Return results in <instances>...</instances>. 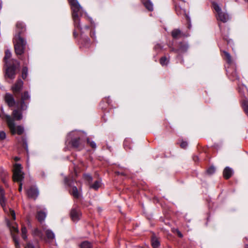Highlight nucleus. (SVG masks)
<instances>
[{
  "instance_id": "23",
  "label": "nucleus",
  "mask_w": 248,
  "mask_h": 248,
  "mask_svg": "<svg viewBox=\"0 0 248 248\" xmlns=\"http://www.w3.org/2000/svg\"><path fill=\"white\" fill-rule=\"evenodd\" d=\"M181 32L179 29H174L171 31V35L173 38H178L180 37Z\"/></svg>"
},
{
  "instance_id": "26",
  "label": "nucleus",
  "mask_w": 248,
  "mask_h": 248,
  "mask_svg": "<svg viewBox=\"0 0 248 248\" xmlns=\"http://www.w3.org/2000/svg\"><path fill=\"white\" fill-rule=\"evenodd\" d=\"M143 4L146 8L149 11H152L153 10V5L150 1L146 0L143 3Z\"/></svg>"
},
{
  "instance_id": "8",
  "label": "nucleus",
  "mask_w": 248,
  "mask_h": 248,
  "mask_svg": "<svg viewBox=\"0 0 248 248\" xmlns=\"http://www.w3.org/2000/svg\"><path fill=\"white\" fill-rule=\"evenodd\" d=\"M23 86V82L21 79H18L16 82L12 86L11 90L14 94L16 96V94L20 92Z\"/></svg>"
},
{
  "instance_id": "53",
  "label": "nucleus",
  "mask_w": 248,
  "mask_h": 248,
  "mask_svg": "<svg viewBox=\"0 0 248 248\" xmlns=\"http://www.w3.org/2000/svg\"><path fill=\"white\" fill-rule=\"evenodd\" d=\"M246 1H248V0H245Z\"/></svg>"
},
{
  "instance_id": "16",
  "label": "nucleus",
  "mask_w": 248,
  "mask_h": 248,
  "mask_svg": "<svg viewBox=\"0 0 248 248\" xmlns=\"http://www.w3.org/2000/svg\"><path fill=\"white\" fill-rule=\"evenodd\" d=\"M70 194L72 195L74 198L78 199L81 196L80 190H78L76 186H73L71 190L70 191Z\"/></svg>"
},
{
  "instance_id": "32",
  "label": "nucleus",
  "mask_w": 248,
  "mask_h": 248,
  "mask_svg": "<svg viewBox=\"0 0 248 248\" xmlns=\"http://www.w3.org/2000/svg\"><path fill=\"white\" fill-rule=\"evenodd\" d=\"M212 5L214 9L216 11V12L218 14L220 12H221V9L219 5L215 2H212Z\"/></svg>"
},
{
  "instance_id": "2",
  "label": "nucleus",
  "mask_w": 248,
  "mask_h": 248,
  "mask_svg": "<svg viewBox=\"0 0 248 248\" xmlns=\"http://www.w3.org/2000/svg\"><path fill=\"white\" fill-rule=\"evenodd\" d=\"M31 101V95L28 91H24L21 94L20 99L16 101V108L13 110L12 115L16 120H20L22 119V111L26 110Z\"/></svg>"
},
{
  "instance_id": "36",
  "label": "nucleus",
  "mask_w": 248,
  "mask_h": 248,
  "mask_svg": "<svg viewBox=\"0 0 248 248\" xmlns=\"http://www.w3.org/2000/svg\"><path fill=\"white\" fill-rule=\"evenodd\" d=\"M216 169L214 167H211L207 170V172L209 174H212L215 172Z\"/></svg>"
},
{
  "instance_id": "24",
  "label": "nucleus",
  "mask_w": 248,
  "mask_h": 248,
  "mask_svg": "<svg viewBox=\"0 0 248 248\" xmlns=\"http://www.w3.org/2000/svg\"><path fill=\"white\" fill-rule=\"evenodd\" d=\"M80 248H92L93 245L91 243L85 241L82 242L79 245Z\"/></svg>"
},
{
  "instance_id": "50",
  "label": "nucleus",
  "mask_w": 248,
  "mask_h": 248,
  "mask_svg": "<svg viewBox=\"0 0 248 248\" xmlns=\"http://www.w3.org/2000/svg\"><path fill=\"white\" fill-rule=\"evenodd\" d=\"M245 248H248V245H245Z\"/></svg>"
},
{
  "instance_id": "37",
  "label": "nucleus",
  "mask_w": 248,
  "mask_h": 248,
  "mask_svg": "<svg viewBox=\"0 0 248 248\" xmlns=\"http://www.w3.org/2000/svg\"><path fill=\"white\" fill-rule=\"evenodd\" d=\"M6 138V133L2 131H0V141L4 140Z\"/></svg>"
},
{
  "instance_id": "42",
  "label": "nucleus",
  "mask_w": 248,
  "mask_h": 248,
  "mask_svg": "<svg viewBox=\"0 0 248 248\" xmlns=\"http://www.w3.org/2000/svg\"><path fill=\"white\" fill-rule=\"evenodd\" d=\"M90 36L91 37L93 38V39H95V32L94 31H92L91 32V33H90Z\"/></svg>"
},
{
  "instance_id": "33",
  "label": "nucleus",
  "mask_w": 248,
  "mask_h": 248,
  "mask_svg": "<svg viewBox=\"0 0 248 248\" xmlns=\"http://www.w3.org/2000/svg\"><path fill=\"white\" fill-rule=\"evenodd\" d=\"M21 232H22V237L23 239H24V240L27 239V230L25 226L22 227Z\"/></svg>"
},
{
  "instance_id": "4",
  "label": "nucleus",
  "mask_w": 248,
  "mask_h": 248,
  "mask_svg": "<svg viewBox=\"0 0 248 248\" xmlns=\"http://www.w3.org/2000/svg\"><path fill=\"white\" fill-rule=\"evenodd\" d=\"M0 117L3 120H5L7 123V125L12 135L17 134L21 135L24 132V127L21 125L15 126L14 120L11 118L10 115L4 113L0 114Z\"/></svg>"
},
{
  "instance_id": "41",
  "label": "nucleus",
  "mask_w": 248,
  "mask_h": 248,
  "mask_svg": "<svg viewBox=\"0 0 248 248\" xmlns=\"http://www.w3.org/2000/svg\"><path fill=\"white\" fill-rule=\"evenodd\" d=\"M25 248H35L34 247V245L32 243H31L30 242H28L27 244V245L25 247Z\"/></svg>"
},
{
  "instance_id": "10",
  "label": "nucleus",
  "mask_w": 248,
  "mask_h": 248,
  "mask_svg": "<svg viewBox=\"0 0 248 248\" xmlns=\"http://www.w3.org/2000/svg\"><path fill=\"white\" fill-rule=\"evenodd\" d=\"M26 193L28 197L35 200L39 195V191L35 186H31L26 190Z\"/></svg>"
},
{
  "instance_id": "17",
  "label": "nucleus",
  "mask_w": 248,
  "mask_h": 248,
  "mask_svg": "<svg viewBox=\"0 0 248 248\" xmlns=\"http://www.w3.org/2000/svg\"><path fill=\"white\" fill-rule=\"evenodd\" d=\"M217 19L223 22H226L229 19V16L227 14L221 11L217 14Z\"/></svg>"
},
{
  "instance_id": "38",
  "label": "nucleus",
  "mask_w": 248,
  "mask_h": 248,
  "mask_svg": "<svg viewBox=\"0 0 248 248\" xmlns=\"http://www.w3.org/2000/svg\"><path fill=\"white\" fill-rule=\"evenodd\" d=\"M10 216L12 218L13 220H15L16 219V214L15 213V211L13 210L10 209Z\"/></svg>"
},
{
  "instance_id": "11",
  "label": "nucleus",
  "mask_w": 248,
  "mask_h": 248,
  "mask_svg": "<svg viewBox=\"0 0 248 248\" xmlns=\"http://www.w3.org/2000/svg\"><path fill=\"white\" fill-rule=\"evenodd\" d=\"M70 215L74 221H77L79 219L81 214L78 208H73L71 210Z\"/></svg>"
},
{
  "instance_id": "5",
  "label": "nucleus",
  "mask_w": 248,
  "mask_h": 248,
  "mask_svg": "<svg viewBox=\"0 0 248 248\" xmlns=\"http://www.w3.org/2000/svg\"><path fill=\"white\" fill-rule=\"evenodd\" d=\"M13 179L15 182L19 183L18 190L19 192L22 191V184L21 182L23 180L24 173L22 171V167L20 164H15L14 165L13 170Z\"/></svg>"
},
{
  "instance_id": "46",
  "label": "nucleus",
  "mask_w": 248,
  "mask_h": 248,
  "mask_svg": "<svg viewBox=\"0 0 248 248\" xmlns=\"http://www.w3.org/2000/svg\"><path fill=\"white\" fill-rule=\"evenodd\" d=\"M14 241L15 242V244H16V248H18V246L19 245V244H18V242L17 240H16L15 238H14Z\"/></svg>"
},
{
  "instance_id": "13",
  "label": "nucleus",
  "mask_w": 248,
  "mask_h": 248,
  "mask_svg": "<svg viewBox=\"0 0 248 248\" xmlns=\"http://www.w3.org/2000/svg\"><path fill=\"white\" fill-rule=\"evenodd\" d=\"M71 142L72 147L78 149L80 150L82 148V143L79 137L73 139L71 140Z\"/></svg>"
},
{
  "instance_id": "47",
  "label": "nucleus",
  "mask_w": 248,
  "mask_h": 248,
  "mask_svg": "<svg viewBox=\"0 0 248 248\" xmlns=\"http://www.w3.org/2000/svg\"><path fill=\"white\" fill-rule=\"evenodd\" d=\"M73 35L75 37H76L78 35V33L76 32V31H74L73 32Z\"/></svg>"
},
{
  "instance_id": "44",
  "label": "nucleus",
  "mask_w": 248,
  "mask_h": 248,
  "mask_svg": "<svg viewBox=\"0 0 248 248\" xmlns=\"http://www.w3.org/2000/svg\"><path fill=\"white\" fill-rule=\"evenodd\" d=\"M177 233L179 237L182 238L183 237V234L179 230H177Z\"/></svg>"
},
{
  "instance_id": "21",
  "label": "nucleus",
  "mask_w": 248,
  "mask_h": 248,
  "mask_svg": "<svg viewBox=\"0 0 248 248\" xmlns=\"http://www.w3.org/2000/svg\"><path fill=\"white\" fill-rule=\"evenodd\" d=\"M33 234L34 235L39 237L41 240L45 239V238L44 236L43 231L38 229H35L34 230Z\"/></svg>"
},
{
  "instance_id": "40",
  "label": "nucleus",
  "mask_w": 248,
  "mask_h": 248,
  "mask_svg": "<svg viewBox=\"0 0 248 248\" xmlns=\"http://www.w3.org/2000/svg\"><path fill=\"white\" fill-rule=\"evenodd\" d=\"M231 75L235 78L237 79L238 78L237 74L235 70L231 73Z\"/></svg>"
},
{
  "instance_id": "49",
  "label": "nucleus",
  "mask_w": 248,
  "mask_h": 248,
  "mask_svg": "<svg viewBox=\"0 0 248 248\" xmlns=\"http://www.w3.org/2000/svg\"><path fill=\"white\" fill-rule=\"evenodd\" d=\"M227 72L228 73L230 72V68H228V70H227Z\"/></svg>"
},
{
  "instance_id": "48",
  "label": "nucleus",
  "mask_w": 248,
  "mask_h": 248,
  "mask_svg": "<svg viewBox=\"0 0 248 248\" xmlns=\"http://www.w3.org/2000/svg\"><path fill=\"white\" fill-rule=\"evenodd\" d=\"M19 160V158L18 157H15V160L17 161H18Z\"/></svg>"
},
{
  "instance_id": "12",
  "label": "nucleus",
  "mask_w": 248,
  "mask_h": 248,
  "mask_svg": "<svg viewBox=\"0 0 248 248\" xmlns=\"http://www.w3.org/2000/svg\"><path fill=\"white\" fill-rule=\"evenodd\" d=\"M43 232H45L46 235V241L50 242L55 239V234L54 232L50 229H43Z\"/></svg>"
},
{
  "instance_id": "18",
  "label": "nucleus",
  "mask_w": 248,
  "mask_h": 248,
  "mask_svg": "<svg viewBox=\"0 0 248 248\" xmlns=\"http://www.w3.org/2000/svg\"><path fill=\"white\" fill-rule=\"evenodd\" d=\"M46 214L44 211H39L37 213V218L39 222L43 221L46 218Z\"/></svg>"
},
{
  "instance_id": "22",
  "label": "nucleus",
  "mask_w": 248,
  "mask_h": 248,
  "mask_svg": "<svg viewBox=\"0 0 248 248\" xmlns=\"http://www.w3.org/2000/svg\"><path fill=\"white\" fill-rule=\"evenodd\" d=\"M241 104L244 111L248 116V101L245 99V98L242 99Z\"/></svg>"
},
{
  "instance_id": "52",
  "label": "nucleus",
  "mask_w": 248,
  "mask_h": 248,
  "mask_svg": "<svg viewBox=\"0 0 248 248\" xmlns=\"http://www.w3.org/2000/svg\"><path fill=\"white\" fill-rule=\"evenodd\" d=\"M85 27H86V28H87V29H88V28H89V27H88V26H86Z\"/></svg>"
},
{
  "instance_id": "43",
  "label": "nucleus",
  "mask_w": 248,
  "mask_h": 248,
  "mask_svg": "<svg viewBox=\"0 0 248 248\" xmlns=\"http://www.w3.org/2000/svg\"><path fill=\"white\" fill-rule=\"evenodd\" d=\"M155 49H162V46H161L160 44H157L155 46Z\"/></svg>"
},
{
  "instance_id": "20",
  "label": "nucleus",
  "mask_w": 248,
  "mask_h": 248,
  "mask_svg": "<svg viewBox=\"0 0 248 248\" xmlns=\"http://www.w3.org/2000/svg\"><path fill=\"white\" fill-rule=\"evenodd\" d=\"M8 225L10 228V230H11L12 234L13 235V239H14V238H15L16 240H17L16 236L14 235V233H18V229L17 224L16 223H15L13 226H11L10 224L9 223H8Z\"/></svg>"
},
{
  "instance_id": "3",
  "label": "nucleus",
  "mask_w": 248,
  "mask_h": 248,
  "mask_svg": "<svg viewBox=\"0 0 248 248\" xmlns=\"http://www.w3.org/2000/svg\"><path fill=\"white\" fill-rule=\"evenodd\" d=\"M69 3L72 11V18L74 21L75 28L78 30H81L80 25V19L79 14H80L82 7L77 0H69Z\"/></svg>"
},
{
  "instance_id": "25",
  "label": "nucleus",
  "mask_w": 248,
  "mask_h": 248,
  "mask_svg": "<svg viewBox=\"0 0 248 248\" xmlns=\"http://www.w3.org/2000/svg\"><path fill=\"white\" fill-rule=\"evenodd\" d=\"M4 194L3 190L0 187V203L2 207H4L5 205Z\"/></svg>"
},
{
  "instance_id": "7",
  "label": "nucleus",
  "mask_w": 248,
  "mask_h": 248,
  "mask_svg": "<svg viewBox=\"0 0 248 248\" xmlns=\"http://www.w3.org/2000/svg\"><path fill=\"white\" fill-rule=\"evenodd\" d=\"M4 100L9 107L16 108V101L13 94L10 93H6L4 96Z\"/></svg>"
},
{
  "instance_id": "27",
  "label": "nucleus",
  "mask_w": 248,
  "mask_h": 248,
  "mask_svg": "<svg viewBox=\"0 0 248 248\" xmlns=\"http://www.w3.org/2000/svg\"><path fill=\"white\" fill-rule=\"evenodd\" d=\"M152 245L154 248H158L160 245V243L158 239L155 237L152 239Z\"/></svg>"
},
{
  "instance_id": "9",
  "label": "nucleus",
  "mask_w": 248,
  "mask_h": 248,
  "mask_svg": "<svg viewBox=\"0 0 248 248\" xmlns=\"http://www.w3.org/2000/svg\"><path fill=\"white\" fill-rule=\"evenodd\" d=\"M12 56L11 52L9 50H6L5 51V56L3 58V61L5 63V65L11 64L12 63H16L17 66L19 65V62L15 60H11V57Z\"/></svg>"
},
{
  "instance_id": "14",
  "label": "nucleus",
  "mask_w": 248,
  "mask_h": 248,
  "mask_svg": "<svg viewBox=\"0 0 248 248\" xmlns=\"http://www.w3.org/2000/svg\"><path fill=\"white\" fill-rule=\"evenodd\" d=\"M233 174V170L232 169L228 167H226L223 172V177L226 179H229Z\"/></svg>"
},
{
  "instance_id": "31",
  "label": "nucleus",
  "mask_w": 248,
  "mask_h": 248,
  "mask_svg": "<svg viewBox=\"0 0 248 248\" xmlns=\"http://www.w3.org/2000/svg\"><path fill=\"white\" fill-rule=\"evenodd\" d=\"M28 69L26 66L23 67L22 70V78L24 79L28 76Z\"/></svg>"
},
{
  "instance_id": "15",
  "label": "nucleus",
  "mask_w": 248,
  "mask_h": 248,
  "mask_svg": "<svg viewBox=\"0 0 248 248\" xmlns=\"http://www.w3.org/2000/svg\"><path fill=\"white\" fill-rule=\"evenodd\" d=\"M175 7L176 13L178 15H184L186 16V19L188 20V17L186 15V11L184 8L181 7L177 4H176Z\"/></svg>"
},
{
  "instance_id": "30",
  "label": "nucleus",
  "mask_w": 248,
  "mask_h": 248,
  "mask_svg": "<svg viewBox=\"0 0 248 248\" xmlns=\"http://www.w3.org/2000/svg\"><path fill=\"white\" fill-rule=\"evenodd\" d=\"M223 53L224 54L225 58L228 63H232V58L230 54L227 51H224Z\"/></svg>"
},
{
  "instance_id": "35",
  "label": "nucleus",
  "mask_w": 248,
  "mask_h": 248,
  "mask_svg": "<svg viewBox=\"0 0 248 248\" xmlns=\"http://www.w3.org/2000/svg\"><path fill=\"white\" fill-rule=\"evenodd\" d=\"M87 142L92 148H93V149L96 148V143L93 141H91L89 139H88Z\"/></svg>"
},
{
  "instance_id": "1",
  "label": "nucleus",
  "mask_w": 248,
  "mask_h": 248,
  "mask_svg": "<svg viewBox=\"0 0 248 248\" xmlns=\"http://www.w3.org/2000/svg\"><path fill=\"white\" fill-rule=\"evenodd\" d=\"M25 31L26 27L24 24L22 22H17L16 24V34L13 40L15 50L17 55H21L24 52L27 42L20 35Z\"/></svg>"
},
{
  "instance_id": "39",
  "label": "nucleus",
  "mask_w": 248,
  "mask_h": 248,
  "mask_svg": "<svg viewBox=\"0 0 248 248\" xmlns=\"http://www.w3.org/2000/svg\"><path fill=\"white\" fill-rule=\"evenodd\" d=\"M180 146L181 148L185 149L187 146V143L186 141H183L181 142L180 144Z\"/></svg>"
},
{
  "instance_id": "28",
  "label": "nucleus",
  "mask_w": 248,
  "mask_h": 248,
  "mask_svg": "<svg viewBox=\"0 0 248 248\" xmlns=\"http://www.w3.org/2000/svg\"><path fill=\"white\" fill-rule=\"evenodd\" d=\"M101 186V182L99 180L96 181L93 184L90 186V187L97 190Z\"/></svg>"
},
{
  "instance_id": "6",
  "label": "nucleus",
  "mask_w": 248,
  "mask_h": 248,
  "mask_svg": "<svg viewBox=\"0 0 248 248\" xmlns=\"http://www.w3.org/2000/svg\"><path fill=\"white\" fill-rule=\"evenodd\" d=\"M5 77L11 79L15 78L16 77V71L17 68L15 63L5 65Z\"/></svg>"
},
{
  "instance_id": "45",
  "label": "nucleus",
  "mask_w": 248,
  "mask_h": 248,
  "mask_svg": "<svg viewBox=\"0 0 248 248\" xmlns=\"http://www.w3.org/2000/svg\"><path fill=\"white\" fill-rule=\"evenodd\" d=\"M64 181H65V183L66 184H67L68 186H70L71 184H70V183L69 182L68 178H65Z\"/></svg>"
},
{
  "instance_id": "29",
  "label": "nucleus",
  "mask_w": 248,
  "mask_h": 248,
  "mask_svg": "<svg viewBox=\"0 0 248 248\" xmlns=\"http://www.w3.org/2000/svg\"><path fill=\"white\" fill-rule=\"evenodd\" d=\"M169 61V60L166 57H162L160 59V63L162 66L166 65L168 63Z\"/></svg>"
},
{
  "instance_id": "51",
  "label": "nucleus",
  "mask_w": 248,
  "mask_h": 248,
  "mask_svg": "<svg viewBox=\"0 0 248 248\" xmlns=\"http://www.w3.org/2000/svg\"><path fill=\"white\" fill-rule=\"evenodd\" d=\"M1 2H0V9H1Z\"/></svg>"
},
{
  "instance_id": "19",
  "label": "nucleus",
  "mask_w": 248,
  "mask_h": 248,
  "mask_svg": "<svg viewBox=\"0 0 248 248\" xmlns=\"http://www.w3.org/2000/svg\"><path fill=\"white\" fill-rule=\"evenodd\" d=\"M238 92L240 95H241L242 99L245 98V94L247 93L248 91L246 87L244 85H240L238 87Z\"/></svg>"
},
{
  "instance_id": "34",
  "label": "nucleus",
  "mask_w": 248,
  "mask_h": 248,
  "mask_svg": "<svg viewBox=\"0 0 248 248\" xmlns=\"http://www.w3.org/2000/svg\"><path fill=\"white\" fill-rule=\"evenodd\" d=\"M84 179L87 181L89 184L92 181V177L88 174H85L83 176Z\"/></svg>"
}]
</instances>
